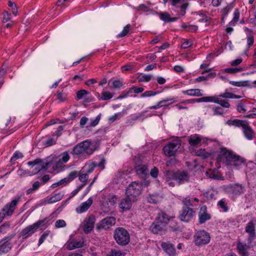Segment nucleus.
Returning <instances> with one entry per match:
<instances>
[{"instance_id": "nucleus-1", "label": "nucleus", "mask_w": 256, "mask_h": 256, "mask_svg": "<svg viewBox=\"0 0 256 256\" xmlns=\"http://www.w3.org/2000/svg\"><path fill=\"white\" fill-rule=\"evenodd\" d=\"M95 144L90 140L80 142L75 146L70 154L74 158H86L96 150Z\"/></svg>"}, {"instance_id": "nucleus-2", "label": "nucleus", "mask_w": 256, "mask_h": 256, "mask_svg": "<svg viewBox=\"0 0 256 256\" xmlns=\"http://www.w3.org/2000/svg\"><path fill=\"white\" fill-rule=\"evenodd\" d=\"M21 198L16 196L10 202L6 204L0 211V223L7 216H11L16 209L18 204L20 202Z\"/></svg>"}, {"instance_id": "nucleus-3", "label": "nucleus", "mask_w": 256, "mask_h": 256, "mask_svg": "<svg viewBox=\"0 0 256 256\" xmlns=\"http://www.w3.org/2000/svg\"><path fill=\"white\" fill-rule=\"evenodd\" d=\"M114 237L116 243L122 246L128 244L130 241V235L124 228H116L114 232Z\"/></svg>"}, {"instance_id": "nucleus-4", "label": "nucleus", "mask_w": 256, "mask_h": 256, "mask_svg": "<svg viewBox=\"0 0 256 256\" xmlns=\"http://www.w3.org/2000/svg\"><path fill=\"white\" fill-rule=\"evenodd\" d=\"M52 162H48L40 158H36L34 161L28 162V165L34 169L32 172V174H36L40 170L46 171L50 166Z\"/></svg>"}, {"instance_id": "nucleus-5", "label": "nucleus", "mask_w": 256, "mask_h": 256, "mask_svg": "<svg viewBox=\"0 0 256 256\" xmlns=\"http://www.w3.org/2000/svg\"><path fill=\"white\" fill-rule=\"evenodd\" d=\"M210 240V234L204 230L197 231L194 236V242L196 246H202L208 244Z\"/></svg>"}, {"instance_id": "nucleus-6", "label": "nucleus", "mask_w": 256, "mask_h": 256, "mask_svg": "<svg viewBox=\"0 0 256 256\" xmlns=\"http://www.w3.org/2000/svg\"><path fill=\"white\" fill-rule=\"evenodd\" d=\"M142 190V184L136 182H132L126 189V195L135 201L140 194Z\"/></svg>"}, {"instance_id": "nucleus-7", "label": "nucleus", "mask_w": 256, "mask_h": 256, "mask_svg": "<svg viewBox=\"0 0 256 256\" xmlns=\"http://www.w3.org/2000/svg\"><path fill=\"white\" fill-rule=\"evenodd\" d=\"M234 154H235L232 150L226 148H220L218 152L216 160L218 162H222L228 166L230 164V161Z\"/></svg>"}, {"instance_id": "nucleus-8", "label": "nucleus", "mask_w": 256, "mask_h": 256, "mask_svg": "<svg viewBox=\"0 0 256 256\" xmlns=\"http://www.w3.org/2000/svg\"><path fill=\"white\" fill-rule=\"evenodd\" d=\"M46 220V218L34 222L32 224L26 226L20 232V236H22L23 239L26 238L30 236L40 226L44 224V222Z\"/></svg>"}, {"instance_id": "nucleus-9", "label": "nucleus", "mask_w": 256, "mask_h": 256, "mask_svg": "<svg viewBox=\"0 0 256 256\" xmlns=\"http://www.w3.org/2000/svg\"><path fill=\"white\" fill-rule=\"evenodd\" d=\"M182 144L180 139H176L168 142L163 148V151L166 156H174Z\"/></svg>"}, {"instance_id": "nucleus-10", "label": "nucleus", "mask_w": 256, "mask_h": 256, "mask_svg": "<svg viewBox=\"0 0 256 256\" xmlns=\"http://www.w3.org/2000/svg\"><path fill=\"white\" fill-rule=\"evenodd\" d=\"M195 213V210L192 208L183 206L178 218L181 221L188 222L193 218Z\"/></svg>"}, {"instance_id": "nucleus-11", "label": "nucleus", "mask_w": 256, "mask_h": 256, "mask_svg": "<svg viewBox=\"0 0 256 256\" xmlns=\"http://www.w3.org/2000/svg\"><path fill=\"white\" fill-rule=\"evenodd\" d=\"M172 179L176 181L179 184H182L188 182L189 180V176L186 172L178 171L176 172H168Z\"/></svg>"}, {"instance_id": "nucleus-12", "label": "nucleus", "mask_w": 256, "mask_h": 256, "mask_svg": "<svg viewBox=\"0 0 256 256\" xmlns=\"http://www.w3.org/2000/svg\"><path fill=\"white\" fill-rule=\"evenodd\" d=\"M13 237L12 235L8 236L0 240V256L8 252L12 248V246L10 240Z\"/></svg>"}, {"instance_id": "nucleus-13", "label": "nucleus", "mask_w": 256, "mask_h": 256, "mask_svg": "<svg viewBox=\"0 0 256 256\" xmlns=\"http://www.w3.org/2000/svg\"><path fill=\"white\" fill-rule=\"evenodd\" d=\"M96 220V217L93 214H91L85 218L82 226L84 234H88L93 230Z\"/></svg>"}, {"instance_id": "nucleus-14", "label": "nucleus", "mask_w": 256, "mask_h": 256, "mask_svg": "<svg viewBox=\"0 0 256 256\" xmlns=\"http://www.w3.org/2000/svg\"><path fill=\"white\" fill-rule=\"evenodd\" d=\"M116 224V218L113 216H108L103 218L97 225L98 230H108Z\"/></svg>"}, {"instance_id": "nucleus-15", "label": "nucleus", "mask_w": 256, "mask_h": 256, "mask_svg": "<svg viewBox=\"0 0 256 256\" xmlns=\"http://www.w3.org/2000/svg\"><path fill=\"white\" fill-rule=\"evenodd\" d=\"M174 218V216L168 214L165 212L160 211L158 214L156 220L158 223H161L166 226L170 222L172 221Z\"/></svg>"}, {"instance_id": "nucleus-16", "label": "nucleus", "mask_w": 256, "mask_h": 256, "mask_svg": "<svg viewBox=\"0 0 256 256\" xmlns=\"http://www.w3.org/2000/svg\"><path fill=\"white\" fill-rule=\"evenodd\" d=\"M244 164L245 160L244 158L235 154L230 161V164L228 166H229L230 168L233 166L234 168L239 170L242 165Z\"/></svg>"}, {"instance_id": "nucleus-17", "label": "nucleus", "mask_w": 256, "mask_h": 256, "mask_svg": "<svg viewBox=\"0 0 256 256\" xmlns=\"http://www.w3.org/2000/svg\"><path fill=\"white\" fill-rule=\"evenodd\" d=\"M198 216L200 224H202L211 218V216L208 212L207 208L206 206H203L200 208Z\"/></svg>"}, {"instance_id": "nucleus-18", "label": "nucleus", "mask_w": 256, "mask_h": 256, "mask_svg": "<svg viewBox=\"0 0 256 256\" xmlns=\"http://www.w3.org/2000/svg\"><path fill=\"white\" fill-rule=\"evenodd\" d=\"M226 190L234 195H240L244 192V187L239 184H230L226 186Z\"/></svg>"}, {"instance_id": "nucleus-19", "label": "nucleus", "mask_w": 256, "mask_h": 256, "mask_svg": "<svg viewBox=\"0 0 256 256\" xmlns=\"http://www.w3.org/2000/svg\"><path fill=\"white\" fill-rule=\"evenodd\" d=\"M246 232L248 234V240L251 243L256 237L255 226L253 222H249L246 226Z\"/></svg>"}, {"instance_id": "nucleus-20", "label": "nucleus", "mask_w": 256, "mask_h": 256, "mask_svg": "<svg viewBox=\"0 0 256 256\" xmlns=\"http://www.w3.org/2000/svg\"><path fill=\"white\" fill-rule=\"evenodd\" d=\"M135 170L137 175L142 179H145L148 176V166L145 164H139L135 167Z\"/></svg>"}, {"instance_id": "nucleus-21", "label": "nucleus", "mask_w": 256, "mask_h": 256, "mask_svg": "<svg viewBox=\"0 0 256 256\" xmlns=\"http://www.w3.org/2000/svg\"><path fill=\"white\" fill-rule=\"evenodd\" d=\"M166 229V226L155 220L150 226V230L154 234H158L164 232Z\"/></svg>"}, {"instance_id": "nucleus-22", "label": "nucleus", "mask_w": 256, "mask_h": 256, "mask_svg": "<svg viewBox=\"0 0 256 256\" xmlns=\"http://www.w3.org/2000/svg\"><path fill=\"white\" fill-rule=\"evenodd\" d=\"M93 203L92 197L90 198L86 202H82L76 208V212L78 214H82L86 212Z\"/></svg>"}, {"instance_id": "nucleus-23", "label": "nucleus", "mask_w": 256, "mask_h": 256, "mask_svg": "<svg viewBox=\"0 0 256 256\" xmlns=\"http://www.w3.org/2000/svg\"><path fill=\"white\" fill-rule=\"evenodd\" d=\"M174 100L173 98H166L158 102L156 105L150 106L149 108L150 110H156L163 106H168L174 103Z\"/></svg>"}, {"instance_id": "nucleus-24", "label": "nucleus", "mask_w": 256, "mask_h": 256, "mask_svg": "<svg viewBox=\"0 0 256 256\" xmlns=\"http://www.w3.org/2000/svg\"><path fill=\"white\" fill-rule=\"evenodd\" d=\"M242 128L244 136L248 140H252L254 138L255 132L254 130L250 126L248 122H246V124H244V126Z\"/></svg>"}, {"instance_id": "nucleus-25", "label": "nucleus", "mask_w": 256, "mask_h": 256, "mask_svg": "<svg viewBox=\"0 0 256 256\" xmlns=\"http://www.w3.org/2000/svg\"><path fill=\"white\" fill-rule=\"evenodd\" d=\"M162 250L169 256H174L176 254L174 246L169 242H162L161 244Z\"/></svg>"}, {"instance_id": "nucleus-26", "label": "nucleus", "mask_w": 256, "mask_h": 256, "mask_svg": "<svg viewBox=\"0 0 256 256\" xmlns=\"http://www.w3.org/2000/svg\"><path fill=\"white\" fill-rule=\"evenodd\" d=\"M132 200L129 196H126L122 198L120 204V208L123 210H130L132 207Z\"/></svg>"}, {"instance_id": "nucleus-27", "label": "nucleus", "mask_w": 256, "mask_h": 256, "mask_svg": "<svg viewBox=\"0 0 256 256\" xmlns=\"http://www.w3.org/2000/svg\"><path fill=\"white\" fill-rule=\"evenodd\" d=\"M248 248L249 246L246 244L238 242L237 244L236 249L238 254L241 256H248Z\"/></svg>"}, {"instance_id": "nucleus-28", "label": "nucleus", "mask_w": 256, "mask_h": 256, "mask_svg": "<svg viewBox=\"0 0 256 256\" xmlns=\"http://www.w3.org/2000/svg\"><path fill=\"white\" fill-rule=\"evenodd\" d=\"M202 141V138L197 134H194L188 136V142L192 146H198L200 144Z\"/></svg>"}, {"instance_id": "nucleus-29", "label": "nucleus", "mask_w": 256, "mask_h": 256, "mask_svg": "<svg viewBox=\"0 0 256 256\" xmlns=\"http://www.w3.org/2000/svg\"><path fill=\"white\" fill-rule=\"evenodd\" d=\"M84 244V242L82 240L78 241L76 240H72L68 242L66 248L68 250H72L76 248H82Z\"/></svg>"}, {"instance_id": "nucleus-30", "label": "nucleus", "mask_w": 256, "mask_h": 256, "mask_svg": "<svg viewBox=\"0 0 256 256\" xmlns=\"http://www.w3.org/2000/svg\"><path fill=\"white\" fill-rule=\"evenodd\" d=\"M158 15L161 20L166 22H174L178 20V18H171L167 12H160Z\"/></svg>"}, {"instance_id": "nucleus-31", "label": "nucleus", "mask_w": 256, "mask_h": 256, "mask_svg": "<svg viewBox=\"0 0 256 256\" xmlns=\"http://www.w3.org/2000/svg\"><path fill=\"white\" fill-rule=\"evenodd\" d=\"M54 96L56 97V100H58L60 102H64L68 100L67 94L64 92L63 89L58 90L56 94L54 95Z\"/></svg>"}, {"instance_id": "nucleus-32", "label": "nucleus", "mask_w": 256, "mask_h": 256, "mask_svg": "<svg viewBox=\"0 0 256 256\" xmlns=\"http://www.w3.org/2000/svg\"><path fill=\"white\" fill-rule=\"evenodd\" d=\"M150 4H148V6H146L144 4H141L136 8V10L137 12H140V14L145 12L148 14V13L152 12V9L150 7Z\"/></svg>"}, {"instance_id": "nucleus-33", "label": "nucleus", "mask_w": 256, "mask_h": 256, "mask_svg": "<svg viewBox=\"0 0 256 256\" xmlns=\"http://www.w3.org/2000/svg\"><path fill=\"white\" fill-rule=\"evenodd\" d=\"M200 91L201 90L200 89L196 88L183 90L182 92L184 94H187L190 96H202V94L200 92Z\"/></svg>"}, {"instance_id": "nucleus-34", "label": "nucleus", "mask_w": 256, "mask_h": 256, "mask_svg": "<svg viewBox=\"0 0 256 256\" xmlns=\"http://www.w3.org/2000/svg\"><path fill=\"white\" fill-rule=\"evenodd\" d=\"M63 196H64L63 194L59 192V193L55 194L54 195L50 198L48 197L46 202H46L48 204L54 203V202H57L61 200Z\"/></svg>"}, {"instance_id": "nucleus-35", "label": "nucleus", "mask_w": 256, "mask_h": 256, "mask_svg": "<svg viewBox=\"0 0 256 256\" xmlns=\"http://www.w3.org/2000/svg\"><path fill=\"white\" fill-rule=\"evenodd\" d=\"M246 120H240L238 119H235L234 120H228L227 121L226 123L229 126H234L237 127H242V128L244 124H246Z\"/></svg>"}, {"instance_id": "nucleus-36", "label": "nucleus", "mask_w": 256, "mask_h": 256, "mask_svg": "<svg viewBox=\"0 0 256 256\" xmlns=\"http://www.w3.org/2000/svg\"><path fill=\"white\" fill-rule=\"evenodd\" d=\"M10 222H6L0 226V234H6L10 230Z\"/></svg>"}, {"instance_id": "nucleus-37", "label": "nucleus", "mask_w": 256, "mask_h": 256, "mask_svg": "<svg viewBox=\"0 0 256 256\" xmlns=\"http://www.w3.org/2000/svg\"><path fill=\"white\" fill-rule=\"evenodd\" d=\"M218 206L219 208H222L224 212H227L228 210V206L227 205V202L224 198H222L218 202Z\"/></svg>"}, {"instance_id": "nucleus-38", "label": "nucleus", "mask_w": 256, "mask_h": 256, "mask_svg": "<svg viewBox=\"0 0 256 256\" xmlns=\"http://www.w3.org/2000/svg\"><path fill=\"white\" fill-rule=\"evenodd\" d=\"M230 84L234 86H238V87H244L248 86V81L244 80V81H239V82H235V81H230Z\"/></svg>"}, {"instance_id": "nucleus-39", "label": "nucleus", "mask_w": 256, "mask_h": 256, "mask_svg": "<svg viewBox=\"0 0 256 256\" xmlns=\"http://www.w3.org/2000/svg\"><path fill=\"white\" fill-rule=\"evenodd\" d=\"M112 96L113 94L110 92L103 91L102 92L101 97L99 100H107L112 98Z\"/></svg>"}, {"instance_id": "nucleus-40", "label": "nucleus", "mask_w": 256, "mask_h": 256, "mask_svg": "<svg viewBox=\"0 0 256 256\" xmlns=\"http://www.w3.org/2000/svg\"><path fill=\"white\" fill-rule=\"evenodd\" d=\"M40 186V183L39 182L36 181L34 182L32 186V188H28L26 191V194L33 193L36 190H38Z\"/></svg>"}, {"instance_id": "nucleus-41", "label": "nucleus", "mask_w": 256, "mask_h": 256, "mask_svg": "<svg viewBox=\"0 0 256 256\" xmlns=\"http://www.w3.org/2000/svg\"><path fill=\"white\" fill-rule=\"evenodd\" d=\"M244 70L242 68H226L224 69V72L228 74H235L243 71Z\"/></svg>"}, {"instance_id": "nucleus-42", "label": "nucleus", "mask_w": 256, "mask_h": 256, "mask_svg": "<svg viewBox=\"0 0 256 256\" xmlns=\"http://www.w3.org/2000/svg\"><path fill=\"white\" fill-rule=\"evenodd\" d=\"M130 28V25L128 24L123 28V30L117 36L118 38H122L127 35L129 32Z\"/></svg>"}, {"instance_id": "nucleus-43", "label": "nucleus", "mask_w": 256, "mask_h": 256, "mask_svg": "<svg viewBox=\"0 0 256 256\" xmlns=\"http://www.w3.org/2000/svg\"><path fill=\"white\" fill-rule=\"evenodd\" d=\"M214 102L220 104V106L226 108H228L230 107V104L226 101L224 100H219L218 98H216V100H214Z\"/></svg>"}, {"instance_id": "nucleus-44", "label": "nucleus", "mask_w": 256, "mask_h": 256, "mask_svg": "<svg viewBox=\"0 0 256 256\" xmlns=\"http://www.w3.org/2000/svg\"><path fill=\"white\" fill-rule=\"evenodd\" d=\"M86 186V184H82L76 189L73 190L68 198L69 200L74 196Z\"/></svg>"}, {"instance_id": "nucleus-45", "label": "nucleus", "mask_w": 256, "mask_h": 256, "mask_svg": "<svg viewBox=\"0 0 256 256\" xmlns=\"http://www.w3.org/2000/svg\"><path fill=\"white\" fill-rule=\"evenodd\" d=\"M214 115H223L224 113V110L220 106H215L212 108Z\"/></svg>"}, {"instance_id": "nucleus-46", "label": "nucleus", "mask_w": 256, "mask_h": 256, "mask_svg": "<svg viewBox=\"0 0 256 256\" xmlns=\"http://www.w3.org/2000/svg\"><path fill=\"white\" fill-rule=\"evenodd\" d=\"M188 4L187 2L182 4L180 6V14L179 16H184L186 14V10L188 7Z\"/></svg>"}, {"instance_id": "nucleus-47", "label": "nucleus", "mask_w": 256, "mask_h": 256, "mask_svg": "<svg viewBox=\"0 0 256 256\" xmlns=\"http://www.w3.org/2000/svg\"><path fill=\"white\" fill-rule=\"evenodd\" d=\"M56 143V140L52 138H48L44 142L43 145L46 147H48L54 145Z\"/></svg>"}, {"instance_id": "nucleus-48", "label": "nucleus", "mask_w": 256, "mask_h": 256, "mask_svg": "<svg viewBox=\"0 0 256 256\" xmlns=\"http://www.w3.org/2000/svg\"><path fill=\"white\" fill-rule=\"evenodd\" d=\"M61 158L60 159L64 164L67 162L70 158V156L67 152H64L60 154Z\"/></svg>"}, {"instance_id": "nucleus-49", "label": "nucleus", "mask_w": 256, "mask_h": 256, "mask_svg": "<svg viewBox=\"0 0 256 256\" xmlns=\"http://www.w3.org/2000/svg\"><path fill=\"white\" fill-rule=\"evenodd\" d=\"M158 92L153 90H148L142 93L140 96L141 98L148 97L156 96Z\"/></svg>"}, {"instance_id": "nucleus-50", "label": "nucleus", "mask_w": 256, "mask_h": 256, "mask_svg": "<svg viewBox=\"0 0 256 256\" xmlns=\"http://www.w3.org/2000/svg\"><path fill=\"white\" fill-rule=\"evenodd\" d=\"M216 98L215 97L212 96H204L201 98H200V102H214V100H216Z\"/></svg>"}, {"instance_id": "nucleus-51", "label": "nucleus", "mask_w": 256, "mask_h": 256, "mask_svg": "<svg viewBox=\"0 0 256 256\" xmlns=\"http://www.w3.org/2000/svg\"><path fill=\"white\" fill-rule=\"evenodd\" d=\"M78 176V172L76 170H74L71 172L68 176L66 177L67 179L68 180V182H71L74 180L75 178H76Z\"/></svg>"}, {"instance_id": "nucleus-52", "label": "nucleus", "mask_w": 256, "mask_h": 256, "mask_svg": "<svg viewBox=\"0 0 256 256\" xmlns=\"http://www.w3.org/2000/svg\"><path fill=\"white\" fill-rule=\"evenodd\" d=\"M196 154L198 156H202L204 158H206L208 157V154L205 152L204 149H200L197 150Z\"/></svg>"}, {"instance_id": "nucleus-53", "label": "nucleus", "mask_w": 256, "mask_h": 256, "mask_svg": "<svg viewBox=\"0 0 256 256\" xmlns=\"http://www.w3.org/2000/svg\"><path fill=\"white\" fill-rule=\"evenodd\" d=\"M254 42V37L252 34L247 36V45L248 48L252 46Z\"/></svg>"}, {"instance_id": "nucleus-54", "label": "nucleus", "mask_w": 256, "mask_h": 256, "mask_svg": "<svg viewBox=\"0 0 256 256\" xmlns=\"http://www.w3.org/2000/svg\"><path fill=\"white\" fill-rule=\"evenodd\" d=\"M49 234V232L48 231L44 232L43 234L41 236L39 239L38 246H40V244H42L44 240L48 236Z\"/></svg>"}, {"instance_id": "nucleus-55", "label": "nucleus", "mask_w": 256, "mask_h": 256, "mask_svg": "<svg viewBox=\"0 0 256 256\" xmlns=\"http://www.w3.org/2000/svg\"><path fill=\"white\" fill-rule=\"evenodd\" d=\"M8 5L10 8H12V14L14 16H16L17 13H18V10L16 8V4L14 2H12L11 1H9Z\"/></svg>"}, {"instance_id": "nucleus-56", "label": "nucleus", "mask_w": 256, "mask_h": 256, "mask_svg": "<svg viewBox=\"0 0 256 256\" xmlns=\"http://www.w3.org/2000/svg\"><path fill=\"white\" fill-rule=\"evenodd\" d=\"M3 17L2 22L3 23L6 22L10 19V14L8 13L7 11H4L3 14Z\"/></svg>"}, {"instance_id": "nucleus-57", "label": "nucleus", "mask_w": 256, "mask_h": 256, "mask_svg": "<svg viewBox=\"0 0 256 256\" xmlns=\"http://www.w3.org/2000/svg\"><path fill=\"white\" fill-rule=\"evenodd\" d=\"M131 94H132V90H130V88L128 90V91H126V90L122 92V94L118 96L117 99H122V98H126L127 96H132V95Z\"/></svg>"}, {"instance_id": "nucleus-58", "label": "nucleus", "mask_w": 256, "mask_h": 256, "mask_svg": "<svg viewBox=\"0 0 256 256\" xmlns=\"http://www.w3.org/2000/svg\"><path fill=\"white\" fill-rule=\"evenodd\" d=\"M88 92L84 90H82L79 91H78L76 93V96L78 98V100H80L82 99L84 96L88 94Z\"/></svg>"}, {"instance_id": "nucleus-59", "label": "nucleus", "mask_w": 256, "mask_h": 256, "mask_svg": "<svg viewBox=\"0 0 256 256\" xmlns=\"http://www.w3.org/2000/svg\"><path fill=\"white\" fill-rule=\"evenodd\" d=\"M23 157V155L22 153L19 152H16L13 156L11 158V162H13L16 161L18 158H22Z\"/></svg>"}, {"instance_id": "nucleus-60", "label": "nucleus", "mask_w": 256, "mask_h": 256, "mask_svg": "<svg viewBox=\"0 0 256 256\" xmlns=\"http://www.w3.org/2000/svg\"><path fill=\"white\" fill-rule=\"evenodd\" d=\"M110 256H124V254L120 250L112 249L110 253Z\"/></svg>"}, {"instance_id": "nucleus-61", "label": "nucleus", "mask_w": 256, "mask_h": 256, "mask_svg": "<svg viewBox=\"0 0 256 256\" xmlns=\"http://www.w3.org/2000/svg\"><path fill=\"white\" fill-rule=\"evenodd\" d=\"M100 117L101 114H99L94 120H92L90 126H96L100 120Z\"/></svg>"}, {"instance_id": "nucleus-62", "label": "nucleus", "mask_w": 256, "mask_h": 256, "mask_svg": "<svg viewBox=\"0 0 256 256\" xmlns=\"http://www.w3.org/2000/svg\"><path fill=\"white\" fill-rule=\"evenodd\" d=\"M240 18V12L238 9H236L234 13V18L232 22H230V24H232V23H235L237 22L238 20Z\"/></svg>"}, {"instance_id": "nucleus-63", "label": "nucleus", "mask_w": 256, "mask_h": 256, "mask_svg": "<svg viewBox=\"0 0 256 256\" xmlns=\"http://www.w3.org/2000/svg\"><path fill=\"white\" fill-rule=\"evenodd\" d=\"M79 180L82 182V184H86V182L88 178V175L87 174H82L78 176Z\"/></svg>"}, {"instance_id": "nucleus-64", "label": "nucleus", "mask_w": 256, "mask_h": 256, "mask_svg": "<svg viewBox=\"0 0 256 256\" xmlns=\"http://www.w3.org/2000/svg\"><path fill=\"white\" fill-rule=\"evenodd\" d=\"M158 168L154 166L150 170V174L152 178H156L158 176Z\"/></svg>"}]
</instances>
